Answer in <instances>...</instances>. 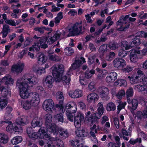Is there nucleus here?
I'll list each match as a JSON object with an SVG mask.
<instances>
[{
	"mask_svg": "<svg viewBox=\"0 0 147 147\" xmlns=\"http://www.w3.org/2000/svg\"><path fill=\"white\" fill-rule=\"evenodd\" d=\"M97 92L103 99L108 100L109 99V90L105 86L99 87L97 90Z\"/></svg>",
	"mask_w": 147,
	"mask_h": 147,
	"instance_id": "9",
	"label": "nucleus"
},
{
	"mask_svg": "<svg viewBox=\"0 0 147 147\" xmlns=\"http://www.w3.org/2000/svg\"><path fill=\"white\" fill-rule=\"evenodd\" d=\"M130 52V60L133 63H136L138 61V49H133Z\"/></svg>",
	"mask_w": 147,
	"mask_h": 147,
	"instance_id": "17",
	"label": "nucleus"
},
{
	"mask_svg": "<svg viewBox=\"0 0 147 147\" xmlns=\"http://www.w3.org/2000/svg\"><path fill=\"white\" fill-rule=\"evenodd\" d=\"M43 81L46 84L51 85L53 82V79L52 76H47L45 80L43 79Z\"/></svg>",
	"mask_w": 147,
	"mask_h": 147,
	"instance_id": "42",
	"label": "nucleus"
},
{
	"mask_svg": "<svg viewBox=\"0 0 147 147\" xmlns=\"http://www.w3.org/2000/svg\"><path fill=\"white\" fill-rule=\"evenodd\" d=\"M48 58L51 61H59L61 59V58L59 56L55 54L49 55H48Z\"/></svg>",
	"mask_w": 147,
	"mask_h": 147,
	"instance_id": "33",
	"label": "nucleus"
},
{
	"mask_svg": "<svg viewBox=\"0 0 147 147\" xmlns=\"http://www.w3.org/2000/svg\"><path fill=\"white\" fill-rule=\"evenodd\" d=\"M47 128L49 131L53 134L57 135H59L60 137L65 139L69 136V134L67 129L58 126L54 123H52Z\"/></svg>",
	"mask_w": 147,
	"mask_h": 147,
	"instance_id": "4",
	"label": "nucleus"
},
{
	"mask_svg": "<svg viewBox=\"0 0 147 147\" xmlns=\"http://www.w3.org/2000/svg\"><path fill=\"white\" fill-rule=\"evenodd\" d=\"M24 65V63H19L16 65H13L12 67V70L13 71L17 73L21 72L23 69Z\"/></svg>",
	"mask_w": 147,
	"mask_h": 147,
	"instance_id": "19",
	"label": "nucleus"
},
{
	"mask_svg": "<svg viewBox=\"0 0 147 147\" xmlns=\"http://www.w3.org/2000/svg\"><path fill=\"white\" fill-rule=\"evenodd\" d=\"M78 107L81 110H85L86 109V105L84 102H79Z\"/></svg>",
	"mask_w": 147,
	"mask_h": 147,
	"instance_id": "60",
	"label": "nucleus"
},
{
	"mask_svg": "<svg viewBox=\"0 0 147 147\" xmlns=\"http://www.w3.org/2000/svg\"><path fill=\"white\" fill-rule=\"evenodd\" d=\"M28 51V49L26 48L23 50L20 53L18 57L22 59L23 58L25 54H26Z\"/></svg>",
	"mask_w": 147,
	"mask_h": 147,
	"instance_id": "56",
	"label": "nucleus"
},
{
	"mask_svg": "<svg viewBox=\"0 0 147 147\" xmlns=\"http://www.w3.org/2000/svg\"><path fill=\"white\" fill-rule=\"evenodd\" d=\"M31 103L30 102L29 100H26L23 104V107L25 110L30 109L32 107H35L32 105Z\"/></svg>",
	"mask_w": 147,
	"mask_h": 147,
	"instance_id": "32",
	"label": "nucleus"
},
{
	"mask_svg": "<svg viewBox=\"0 0 147 147\" xmlns=\"http://www.w3.org/2000/svg\"><path fill=\"white\" fill-rule=\"evenodd\" d=\"M39 144L41 146L45 145L44 147H53L55 145L58 147H64V144L62 140L59 139L57 140L52 137L40 141Z\"/></svg>",
	"mask_w": 147,
	"mask_h": 147,
	"instance_id": "6",
	"label": "nucleus"
},
{
	"mask_svg": "<svg viewBox=\"0 0 147 147\" xmlns=\"http://www.w3.org/2000/svg\"><path fill=\"white\" fill-rule=\"evenodd\" d=\"M116 108V107L115 105L112 102H109L107 105V110H115Z\"/></svg>",
	"mask_w": 147,
	"mask_h": 147,
	"instance_id": "37",
	"label": "nucleus"
},
{
	"mask_svg": "<svg viewBox=\"0 0 147 147\" xmlns=\"http://www.w3.org/2000/svg\"><path fill=\"white\" fill-rule=\"evenodd\" d=\"M38 79L35 76L28 74L24 75L22 78L18 79L16 83V86L20 91V95L23 99L29 98L32 104L34 106L38 105L40 98L38 94L35 92L29 93L28 87H32L38 82Z\"/></svg>",
	"mask_w": 147,
	"mask_h": 147,
	"instance_id": "1",
	"label": "nucleus"
},
{
	"mask_svg": "<svg viewBox=\"0 0 147 147\" xmlns=\"http://www.w3.org/2000/svg\"><path fill=\"white\" fill-rule=\"evenodd\" d=\"M54 102L51 99L45 100L44 102L42 107L45 110H53L59 109V110H65L69 109L72 110H77V106L74 103L67 104L66 106H63V102L62 100L59 102L58 104L54 105Z\"/></svg>",
	"mask_w": 147,
	"mask_h": 147,
	"instance_id": "2",
	"label": "nucleus"
},
{
	"mask_svg": "<svg viewBox=\"0 0 147 147\" xmlns=\"http://www.w3.org/2000/svg\"><path fill=\"white\" fill-rule=\"evenodd\" d=\"M115 55L114 52H111L106 55L105 59L107 61H111L115 58Z\"/></svg>",
	"mask_w": 147,
	"mask_h": 147,
	"instance_id": "35",
	"label": "nucleus"
},
{
	"mask_svg": "<svg viewBox=\"0 0 147 147\" xmlns=\"http://www.w3.org/2000/svg\"><path fill=\"white\" fill-rule=\"evenodd\" d=\"M7 104V101L5 99L0 98V109L1 110L5 107Z\"/></svg>",
	"mask_w": 147,
	"mask_h": 147,
	"instance_id": "44",
	"label": "nucleus"
},
{
	"mask_svg": "<svg viewBox=\"0 0 147 147\" xmlns=\"http://www.w3.org/2000/svg\"><path fill=\"white\" fill-rule=\"evenodd\" d=\"M0 91L2 95L5 97L9 96L11 95V92L10 89L7 87L0 86Z\"/></svg>",
	"mask_w": 147,
	"mask_h": 147,
	"instance_id": "21",
	"label": "nucleus"
},
{
	"mask_svg": "<svg viewBox=\"0 0 147 147\" xmlns=\"http://www.w3.org/2000/svg\"><path fill=\"white\" fill-rule=\"evenodd\" d=\"M86 62L85 59L83 57H81L80 59L76 60L74 63L71 65L69 68V72L79 68L81 64Z\"/></svg>",
	"mask_w": 147,
	"mask_h": 147,
	"instance_id": "10",
	"label": "nucleus"
},
{
	"mask_svg": "<svg viewBox=\"0 0 147 147\" xmlns=\"http://www.w3.org/2000/svg\"><path fill=\"white\" fill-rule=\"evenodd\" d=\"M66 115L68 119L71 121H73L74 116L73 114L76 113L77 111H73V113H71L70 111H66Z\"/></svg>",
	"mask_w": 147,
	"mask_h": 147,
	"instance_id": "39",
	"label": "nucleus"
},
{
	"mask_svg": "<svg viewBox=\"0 0 147 147\" xmlns=\"http://www.w3.org/2000/svg\"><path fill=\"white\" fill-rule=\"evenodd\" d=\"M113 63L114 67L116 68H123L125 65V61L121 58H117L113 61Z\"/></svg>",
	"mask_w": 147,
	"mask_h": 147,
	"instance_id": "11",
	"label": "nucleus"
},
{
	"mask_svg": "<svg viewBox=\"0 0 147 147\" xmlns=\"http://www.w3.org/2000/svg\"><path fill=\"white\" fill-rule=\"evenodd\" d=\"M9 140V138L7 135L3 133L0 134V143L5 144Z\"/></svg>",
	"mask_w": 147,
	"mask_h": 147,
	"instance_id": "26",
	"label": "nucleus"
},
{
	"mask_svg": "<svg viewBox=\"0 0 147 147\" xmlns=\"http://www.w3.org/2000/svg\"><path fill=\"white\" fill-rule=\"evenodd\" d=\"M37 132L39 139L48 138L51 137L48 134L46 129L44 127H41Z\"/></svg>",
	"mask_w": 147,
	"mask_h": 147,
	"instance_id": "14",
	"label": "nucleus"
},
{
	"mask_svg": "<svg viewBox=\"0 0 147 147\" xmlns=\"http://www.w3.org/2000/svg\"><path fill=\"white\" fill-rule=\"evenodd\" d=\"M82 22H76L73 25L70 29L69 34L70 36H74L82 34L84 33L86 28L82 26Z\"/></svg>",
	"mask_w": 147,
	"mask_h": 147,
	"instance_id": "7",
	"label": "nucleus"
},
{
	"mask_svg": "<svg viewBox=\"0 0 147 147\" xmlns=\"http://www.w3.org/2000/svg\"><path fill=\"white\" fill-rule=\"evenodd\" d=\"M109 47L111 49L114 50L118 48L119 47V46L117 43L111 42L109 43Z\"/></svg>",
	"mask_w": 147,
	"mask_h": 147,
	"instance_id": "45",
	"label": "nucleus"
},
{
	"mask_svg": "<svg viewBox=\"0 0 147 147\" xmlns=\"http://www.w3.org/2000/svg\"><path fill=\"white\" fill-rule=\"evenodd\" d=\"M127 54L126 51L123 49H121L119 50L118 55L121 57H124Z\"/></svg>",
	"mask_w": 147,
	"mask_h": 147,
	"instance_id": "53",
	"label": "nucleus"
},
{
	"mask_svg": "<svg viewBox=\"0 0 147 147\" xmlns=\"http://www.w3.org/2000/svg\"><path fill=\"white\" fill-rule=\"evenodd\" d=\"M13 133L16 132H19L20 131V130H22V127L21 126H20L18 127L17 125H16L15 124H13Z\"/></svg>",
	"mask_w": 147,
	"mask_h": 147,
	"instance_id": "58",
	"label": "nucleus"
},
{
	"mask_svg": "<svg viewBox=\"0 0 147 147\" xmlns=\"http://www.w3.org/2000/svg\"><path fill=\"white\" fill-rule=\"evenodd\" d=\"M52 119V116L51 114H49L46 115L45 124L47 127H48L49 125H51Z\"/></svg>",
	"mask_w": 147,
	"mask_h": 147,
	"instance_id": "31",
	"label": "nucleus"
},
{
	"mask_svg": "<svg viewBox=\"0 0 147 147\" xmlns=\"http://www.w3.org/2000/svg\"><path fill=\"white\" fill-rule=\"evenodd\" d=\"M127 101L129 104L131 103L132 108L133 109L135 110L137 107L138 105V101L136 99H134L132 100L130 99V97H127Z\"/></svg>",
	"mask_w": 147,
	"mask_h": 147,
	"instance_id": "27",
	"label": "nucleus"
},
{
	"mask_svg": "<svg viewBox=\"0 0 147 147\" xmlns=\"http://www.w3.org/2000/svg\"><path fill=\"white\" fill-rule=\"evenodd\" d=\"M55 117L59 122L63 123V116L62 114H58L55 116Z\"/></svg>",
	"mask_w": 147,
	"mask_h": 147,
	"instance_id": "47",
	"label": "nucleus"
},
{
	"mask_svg": "<svg viewBox=\"0 0 147 147\" xmlns=\"http://www.w3.org/2000/svg\"><path fill=\"white\" fill-rule=\"evenodd\" d=\"M22 140V137L17 136L14 137L11 140V144L13 145H16L21 142Z\"/></svg>",
	"mask_w": 147,
	"mask_h": 147,
	"instance_id": "29",
	"label": "nucleus"
},
{
	"mask_svg": "<svg viewBox=\"0 0 147 147\" xmlns=\"http://www.w3.org/2000/svg\"><path fill=\"white\" fill-rule=\"evenodd\" d=\"M47 60L46 57L43 54H40L37 57V63L39 64L42 65L45 63Z\"/></svg>",
	"mask_w": 147,
	"mask_h": 147,
	"instance_id": "28",
	"label": "nucleus"
},
{
	"mask_svg": "<svg viewBox=\"0 0 147 147\" xmlns=\"http://www.w3.org/2000/svg\"><path fill=\"white\" fill-rule=\"evenodd\" d=\"M27 121L26 117L23 115L18 117L16 119V123L18 125L24 126L26 124Z\"/></svg>",
	"mask_w": 147,
	"mask_h": 147,
	"instance_id": "22",
	"label": "nucleus"
},
{
	"mask_svg": "<svg viewBox=\"0 0 147 147\" xmlns=\"http://www.w3.org/2000/svg\"><path fill=\"white\" fill-rule=\"evenodd\" d=\"M56 98L57 99L61 100H59V102L61 100H62L63 102V94L62 92H58L56 94ZM66 105V104L65 106H63H63L65 107Z\"/></svg>",
	"mask_w": 147,
	"mask_h": 147,
	"instance_id": "48",
	"label": "nucleus"
},
{
	"mask_svg": "<svg viewBox=\"0 0 147 147\" xmlns=\"http://www.w3.org/2000/svg\"><path fill=\"white\" fill-rule=\"evenodd\" d=\"M2 30L8 33V32H10V30L9 26L6 24L3 25Z\"/></svg>",
	"mask_w": 147,
	"mask_h": 147,
	"instance_id": "63",
	"label": "nucleus"
},
{
	"mask_svg": "<svg viewBox=\"0 0 147 147\" xmlns=\"http://www.w3.org/2000/svg\"><path fill=\"white\" fill-rule=\"evenodd\" d=\"M34 38L36 39V42L40 46L41 45L45 42L47 41V39L44 38H41L40 37H38L35 35L34 36Z\"/></svg>",
	"mask_w": 147,
	"mask_h": 147,
	"instance_id": "34",
	"label": "nucleus"
},
{
	"mask_svg": "<svg viewBox=\"0 0 147 147\" xmlns=\"http://www.w3.org/2000/svg\"><path fill=\"white\" fill-rule=\"evenodd\" d=\"M143 72L140 70H138V81L140 82H142L144 84L145 83L144 79L146 78L145 77Z\"/></svg>",
	"mask_w": 147,
	"mask_h": 147,
	"instance_id": "40",
	"label": "nucleus"
},
{
	"mask_svg": "<svg viewBox=\"0 0 147 147\" xmlns=\"http://www.w3.org/2000/svg\"><path fill=\"white\" fill-rule=\"evenodd\" d=\"M133 90L132 88H130L128 89L126 92L127 97H131L133 96Z\"/></svg>",
	"mask_w": 147,
	"mask_h": 147,
	"instance_id": "50",
	"label": "nucleus"
},
{
	"mask_svg": "<svg viewBox=\"0 0 147 147\" xmlns=\"http://www.w3.org/2000/svg\"><path fill=\"white\" fill-rule=\"evenodd\" d=\"M5 23L13 26H16V22L15 21L11 19L9 20L7 19L5 21Z\"/></svg>",
	"mask_w": 147,
	"mask_h": 147,
	"instance_id": "59",
	"label": "nucleus"
},
{
	"mask_svg": "<svg viewBox=\"0 0 147 147\" xmlns=\"http://www.w3.org/2000/svg\"><path fill=\"white\" fill-rule=\"evenodd\" d=\"M45 29V27H37L34 28V30L39 32L40 33H43L44 32V30Z\"/></svg>",
	"mask_w": 147,
	"mask_h": 147,
	"instance_id": "57",
	"label": "nucleus"
},
{
	"mask_svg": "<svg viewBox=\"0 0 147 147\" xmlns=\"http://www.w3.org/2000/svg\"><path fill=\"white\" fill-rule=\"evenodd\" d=\"M63 18L62 13L59 12L57 15V16L55 18V24L59 23L61 19Z\"/></svg>",
	"mask_w": 147,
	"mask_h": 147,
	"instance_id": "41",
	"label": "nucleus"
},
{
	"mask_svg": "<svg viewBox=\"0 0 147 147\" xmlns=\"http://www.w3.org/2000/svg\"><path fill=\"white\" fill-rule=\"evenodd\" d=\"M69 96L72 98H78L81 97L82 95V90L76 89L74 91H70L69 92Z\"/></svg>",
	"mask_w": 147,
	"mask_h": 147,
	"instance_id": "16",
	"label": "nucleus"
},
{
	"mask_svg": "<svg viewBox=\"0 0 147 147\" xmlns=\"http://www.w3.org/2000/svg\"><path fill=\"white\" fill-rule=\"evenodd\" d=\"M114 124L117 129H119V121L118 119L117 118H115L113 120Z\"/></svg>",
	"mask_w": 147,
	"mask_h": 147,
	"instance_id": "61",
	"label": "nucleus"
},
{
	"mask_svg": "<svg viewBox=\"0 0 147 147\" xmlns=\"http://www.w3.org/2000/svg\"><path fill=\"white\" fill-rule=\"evenodd\" d=\"M45 72L46 71L45 68L43 67H40L38 68L36 72L38 74L40 75L42 74L45 73Z\"/></svg>",
	"mask_w": 147,
	"mask_h": 147,
	"instance_id": "54",
	"label": "nucleus"
},
{
	"mask_svg": "<svg viewBox=\"0 0 147 147\" xmlns=\"http://www.w3.org/2000/svg\"><path fill=\"white\" fill-rule=\"evenodd\" d=\"M52 74L53 77L56 79L57 82H59L61 79L63 83L65 84H69L70 81V76L68 72L67 76H63L61 78L62 74L64 71V66L62 64L55 65L52 67Z\"/></svg>",
	"mask_w": 147,
	"mask_h": 147,
	"instance_id": "3",
	"label": "nucleus"
},
{
	"mask_svg": "<svg viewBox=\"0 0 147 147\" xmlns=\"http://www.w3.org/2000/svg\"><path fill=\"white\" fill-rule=\"evenodd\" d=\"M64 53L66 55L70 56L73 54L74 51L72 48L67 47L65 49Z\"/></svg>",
	"mask_w": 147,
	"mask_h": 147,
	"instance_id": "36",
	"label": "nucleus"
},
{
	"mask_svg": "<svg viewBox=\"0 0 147 147\" xmlns=\"http://www.w3.org/2000/svg\"><path fill=\"white\" fill-rule=\"evenodd\" d=\"M11 111H7L4 116L5 121H9L11 120L13 116L11 113Z\"/></svg>",
	"mask_w": 147,
	"mask_h": 147,
	"instance_id": "38",
	"label": "nucleus"
},
{
	"mask_svg": "<svg viewBox=\"0 0 147 147\" xmlns=\"http://www.w3.org/2000/svg\"><path fill=\"white\" fill-rule=\"evenodd\" d=\"M98 98V96L97 94L95 93H92L88 94L87 97V100L88 103H91L94 102L97 100Z\"/></svg>",
	"mask_w": 147,
	"mask_h": 147,
	"instance_id": "20",
	"label": "nucleus"
},
{
	"mask_svg": "<svg viewBox=\"0 0 147 147\" xmlns=\"http://www.w3.org/2000/svg\"><path fill=\"white\" fill-rule=\"evenodd\" d=\"M3 82H5L6 85L9 84H13L14 82V81L9 75H7L2 79Z\"/></svg>",
	"mask_w": 147,
	"mask_h": 147,
	"instance_id": "25",
	"label": "nucleus"
},
{
	"mask_svg": "<svg viewBox=\"0 0 147 147\" xmlns=\"http://www.w3.org/2000/svg\"><path fill=\"white\" fill-rule=\"evenodd\" d=\"M138 142V138H136L135 140H134L133 138H131L130 139L129 141L128 142V143L127 144V145H128V144L129 145V144L132 145H134Z\"/></svg>",
	"mask_w": 147,
	"mask_h": 147,
	"instance_id": "62",
	"label": "nucleus"
},
{
	"mask_svg": "<svg viewBox=\"0 0 147 147\" xmlns=\"http://www.w3.org/2000/svg\"><path fill=\"white\" fill-rule=\"evenodd\" d=\"M117 73L115 72H112L110 73L106 77V81L108 83H112L114 82L117 79Z\"/></svg>",
	"mask_w": 147,
	"mask_h": 147,
	"instance_id": "18",
	"label": "nucleus"
},
{
	"mask_svg": "<svg viewBox=\"0 0 147 147\" xmlns=\"http://www.w3.org/2000/svg\"><path fill=\"white\" fill-rule=\"evenodd\" d=\"M138 39L137 35L135 36L130 45H129L128 42L126 41H123L122 42V44L123 47L125 48V50H128L131 48L132 47H135L137 46V41L136 40Z\"/></svg>",
	"mask_w": 147,
	"mask_h": 147,
	"instance_id": "12",
	"label": "nucleus"
},
{
	"mask_svg": "<svg viewBox=\"0 0 147 147\" xmlns=\"http://www.w3.org/2000/svg\"><path fill=\"white\" fill-rule=\"evenodd\" d=\"M107 51V46L104 44L100 46L99 49L98 51L99 53H104Z\"/></svg>",
	"mask_w": 147,
	"mask_h": 147,
	"instance_id": "49",
	"label": "nucleus"
},
{
	"mask_svg": "<svg viewBox=\"0 0 147 147\" xmlns=\"http://www.w3.org/2000/svg\"><path fill=\"white\" fill-rule=\"evenodd\" d=\"M125 92L123 90H119L116 94V96L119 99H121L123 96L125 95Z\"/></svg>",
	"mask_w": 147,
	"mask_h": 147,
	"instance_id": "46",
	"label": "nucleus"
},
{
	"mask_svg": "<svg viewBox=\"0 0 147 147\" xmlns=\"http://www.w3.org/2000/svg\"><path fill=\"white\" fill-rule=\"evenodd\" d=\"M108 147H120V146L117 145L115 142H111L107 144Z\"/></svg>",
	"mask_w": 147,
	"mask_h": 147,
	"instance_id": "64",
	"label": "nucleus"
},
{
	"mask_svg": "<svg viewBox=\"0 0 147 147\" xmlns=\"http://www.w3.org/2000/svg\"><path fill=\"white\" fill-rule=\"evenodd\" d=\"M42 124L41 120L38 118H34L32 121L31 125V126L33 128H35L36 127H40Z\"/></svg>",
	"mask_w": 147,
	"mask_h": 147,
	"instance_id": "24",
	"label": "nucleus"
},
{
	"mask_svg": "<svg viewBox=\"0 0 147 147\" xmlns=\"http://www.w3.org/2000/svg\"><path fill=\"white\" fill-rule=\"evenodd\" d=\"M27 133L29 137L32 140H35L38 138V134L37 132H33L32 128L31 127H28L26 129Z\"/></svg>",
	"mask_w": 147,
	"mask_h": 147,
	"instance_id": "13",
	"label": "nucleus"
},
{
	"mask_svg": "<svg viewBox=\"0 0 147 147\" xmlns=\"http://www.w3.org/2000/svg\"><path fill=\"white\" fill-rule=\"evenodd\" d=\"M61 34L59 31H57L53 36L50 37L48 40L47 43L49 44H52L55 41L59 38Z\"/></svg>",
	"mask_w": 147,
	"mask_h": 147,
	"instance_id": "23",
	"label": "nucleus"
},
{
	"mask_svg": "<svg viewBox=\"0 0 147 147\" xmlns=\"http://www.w3.org/2000/svg\"><path fill=\"white\" fill-rule=\"evenodd\" d=\"M138 90L140 92L145 91V92L147 93V86L146 85L138 84Z\"/></svg>",
	"mask_w": 147,
	"mask_h": 147,
	"instance_id": "52",
	"label": "nucleus"
},
{
	"mask_svg": "<svg viewBox=\"0 0 147 147\" xmlns=\"http://www.w3.org/2000/svg\"><path fill=\"white\" fill-rule=\"evenodd\" d=\"M126 104L125 102H120L119 105L117 106V110H121V109H124Z\"/></svg>",
	"mask_w": 147,
	"mask_h": 147,
	"instance_id": "55",
	"label": "nucleus"
},
{
	"mask_svg": "<svg viewBox=\"0 0 147 147\" xmlns=\"http://www.w3.org/2000/svg\"><path fill=\"white\" fill-rule=\"evenodd\" d=\"M69 142L71 146L73 147H76V145H77V146L79 147V145H78V144L79 143L80 141L78 140H76L75 141L70 140Z\"/></svg>",
	"mask_w": 147,
	"mask_h": 147,
	"instance_id": "51",
	"label": "nucleus"
},
{
	"mask_svg": "<svg viewBox=\"0 0 147 147\" xmlns=\"http://www.w3.org/2000/svg\"><path fill=\"white\" fill-rule=\"evenodd\" d=\"M129 15H126L123 18L120 19L116 23L117 27L119 26L120 27L118 28V30L120 31H125L126 29L128 28L130 24L127 20L129 19Z\"/></svg>",
	"mask_w": 147,
	"mask_h": 147,
	"instance_id": "8",
	"label": "nucleus"
},
{
	"mask_svg": "<svg viewBox=\"0 0 147 147\" xmlns=\"http://www.w3.org/2000/svg\"><path fill=\"white\" fill-rule=\"evenodd\" d=\"M4 122L5 123H7L9 125L6 127V131L10 133H13V124H12V122L11 121H4Z\"/></svg>",
	"mask_w": 147,
	"mask_h": 147,
	"instance_id": "30",
	"label": "nucleus"
},
{
	"mask_svg": "<svg viewBox=\"0 0 147 147\" xmlns=\"http://www.w3.org/2000/svg\"><path fill=\"white\" fill-rule=\"evenodd\" d=\"M100 117V114L98 113H95L92 115L88 118V121L89 123H90L92 125L98 123V119H99Z\"/></svg>",
	"mask_w": 147,
	"mask_h": 147,
	"instance_id": "15",
	"label": "nucleus"
},
{
	"mask_svg": "<svg viewBox=\"0 0 147 147\" xmlns=\"http://www.w3.org/2000/svg\"><path fill=\"white\" fill-rule=\"evenodd\" d=\"M127 78L129 80L130 83L132 84H135L138 82V76L135 77L134 76H132L131 78L129 76H128Z\"/></svg>",
	"mask_w": 147,
	"mask_h": 147,
	"instance_id": "43",
	"label": "nucleus"
},
{
	"mask_svg": "<svg viewBox=\"0 0 147 147\" xmlns=\"http://www.w3.org/2000/svg\"><path fill=\"white\" fill-rule=\"evenodd\" d=\"M84 117L80 113H78L76 116H74V124L76 127L78 129L76 131V135L78 137H84L87 135L85 130L83 129L81 130L80 128L81 121L84 119Z\"/></svg>",
	"mask_w": 147,
	"mask_h": 147,
	"instance_id": "5",
	"label": "nucleus"
}]
</instances>
